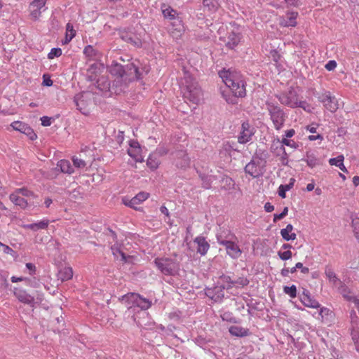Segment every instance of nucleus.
Masks as SVG:
<instances>
[{"mask_svg": "<svg viewBox=\"0 0 359 359\" xmlns=\"http://www.w3.org/2000/svg\"><path fill=\"white\" fill-rule=\"evenodd\" d=\"M219 77L225 85L232 91L236 97H244L246 94L243 76L236 70H222L219 73Z\"/></svg>", "mask_w": 359, "mask_h": 359, "instance_id": "obj_1", "label": "nucleus"}, {"mask_svg": "<svg viewBox=\"0 0 359 359\" xmlns=\"http://www.w3.org/2000/svg\"><path fill=\"white\" fill-rule=\"evenodd\" d=\"M182 89L185 99L193 103H198L202 96L201 89L195 79L187 72L182 80Z\"/></svg>", "mask_w": 359, "mask_h": 359, "instance_id": "obj_2", "label": "nucleus"}, {"mask_svg": "<svg viewBox=\"0 0 359 359\" xmlns=\"http://www.w3.org/2000/svg\"><path fill=\"white\" fill-rule=\"evenodd\" d=\"M236 239V237L231 233L230 231H228L226 234L225 232H223L217 235V243L225 247L226 254L233 259H238L243 252L238 243L235 241Z\"/></svg>", "mask_w": 359, "mask_h": 359, "instance_id": "obj_3", "label": "nucleus"}, {"mask_svg": "<svg viewBox=\"0 0 359 359\" xmlns=\"http://www.w3.org/2000/svg\"><path fill=\"white\" fill-rule=\"evenodd\" d=\"M277 97L282 104L290 108H302L306 111H311L310 105L306 101L299 100L298 93L293 88L277 95Z\"/></svg>", "mask_w": 359, "mask_h": 359, "instance_id": "obj_4", "label": "nucleus"}, {"mask_svg": "<svg viewBox=\"0 0 359 359\" xmlns=\"http://www.w3.org/2000/svg\"><path fill=\"white\" fill-rule=\"evenodd\" d=\"M266 105L274 128L277 130H280L286 119L285 112L277 103L271 100H267Z\"/></svg>", "mask_w": 359, "mask_h": 359, "instance_id": "obj_5", "label": "nucleus"}, {"mask_svg": "<svg viewBox=\"0 0 359 359\" xmlns=\"http://www.w3.org/2000/svg\"><path fill=\"white\" fill-rule=\"evenodd\" d=\"M116 69L121 77H123L126 73L130 76V80L140 79L144 75L149 73L150 69L148 66H144L140 69L135 64L130 63L126 65L125 69L121 65H116Z\"/></svg>", "mask_w": 359, "mask_h": 359, "instance_id": "obj_6", "label": "nucleus"}, {"mask_svg": "<svg viewBox=\"0 0 359 359\" xmlns=\"http://www.w3.org/2000/svg\"><path fill=\"white\" fill-rule=\"evenodd\" d=\"M154 262L157 269L165 276H174L179 270L178 264L170 258L158 257Z\"/></svg>", "mask_w": 359, "mask_h": 359, "instance_id": "obj_7", "label": "nucleus"}, {"mask_svg": "<svg viewBox=\"0 0 359 359\" xmlns=\"http://www.w3.org/2000/svg\"><path fill=\"white\" fill-rule=\"evenodd\" d=\"M262 163V160L260 158L254 156L245 165V172L254 178L259 177L262 176L264 172V166Z\"/></svg>", "mask_w": 359, "mask_h": 359, "instance_id": "obj_8", "label": "nucleus"}, {"mask_svg": "<svg viewBox=\"0 0 359 359\" xmlns=\"http://www.w3.org/2000/svg\"><path fill=\"white\" fill-rule=\"evenodd\" d=\"M47 0H33L29 6V15L32 20H38L41 13L48 10L46 6Z\"/></svg>", "mask_w": 359, "mask_h": 359, "instance_id": "obj_9", "label": "nucleus"}, {"mask_svg": "<svg viewBox=\"0 0 359 359\" xmlns=\"http://www.w3.org/2000/svg\"><path fill=\"white\" fill-rule=\"evenodd\" d=\"M255 133V128L248 122H243L241 125V131L238 136V142L240 144H246L252 141Z\"/></svg>", "mask_w": 359, "mask_h": 359, "instance_id": "obj_10", "label": "nucleus"}, {"mask_svg": "<svg viewBox=\"0 0 359 359\" xmlns=\"http://www.w3.org/2000/svg\"><path fill=\"white\" fill-rule=\"evenodd\" d=\"M318 100L323 103L324 107L331 112L336 111L339 107L337 98L332 96L329 91L323 92L318 97Z\"/></svg>", "mask_w": 359, "mask_h": 359, "instance_id": "obj_11", "label": "nucleus"}, {"mask_svg": "<svg viewBox=\"0 0 359 359\" xmlns=\"http://www.w3.org/2000/svg\"><path fill=\"white\" fill-rule=\"evenodd\" d=\"M126 297L132 303L133 306L140 307L142 310H147L151 306V302L149 299L144 298L138 294L130 293Z\"/></svg>", "mask_w": 359, "mask_h": 359, "instance_id": "obj_12", "label": "nucleus"}, {"mask_svg": "<svg viewBox=\"0 0 359 359\" xmlns=\"http://www.w3.org/2000/svg\"><path fill=\"white\" fill-rule=\"evenodd\" d=\"M224 287L217 283L213 287L205 289V294L215 302H220L224 297Z\"/></svg>", "mask_w": 359, "mask_h": 359, "instance_id": "obj_13", "label": "nucleus"}, {"mask_svg": "<svg viewBox=\"0 0 359 359\" xmlns=\"http://www.w3.org/2000/svg\"><path fill=\"white\" fill-rule=\"evenodd\" d=\"M11 126L13 128V130L26 135L32 140H34L36 138V135L34 132L33 129L25 123L21 121H14L11 124Z\"/></svg>", "mask_w": 359, "mask_h": 359, "instance_id": "obj_14", "label": "nucleus"}, {"mask_svg": "<svg viewBox=\"0 0 359 359\" xmlns=\"http://www.w3.org/2000/svg\"><path fill=\"white\" fill-rule=\"evenodd\" d=\"M241 37L238 30H232L227 33L226 37H224V42L228 48L233 49L240 43Z\"/></svg>", "mask_w": 359, "mask_h": 359, "instance_id": "obj_15", "label": "nucleus"}, {"mask_svg": "<svg viewBox=\"0 0 359 359\" xmlns=\"http://www.w3.org/2000/svg\"><path fill=\"white\" fill-rule=\"evenodd\" d=\"M129 146L130 147L128 149V155L136 162H142L144 158L142 155V148L139 142L135 140H130Z\"/></svg>", "mask_w": 359, "mask_h": 359, "instance_id": "obj_16", "label": "nucleus"}, {"mask_svg": "<svg viewBox=\"0 0 359 359\" xmlns=\"http://www.w3.org/2000/svg\"><path fill=\"white\" fill-rule=\"evenodd\" d=\"M14 295L20 302L29 305L32 307L34 306L35 300L34 297L27 293L26 290L22 289L15 290Z\"/></svg>", "mask_w": 359, "mask_h": 359, "instance_id": "obj_17", "label": "nucleus"}, {"mask_svg": "<svg viewBox=\"0 0 359 359\" xmlns=\"http://www.w3.org/2000/svg\"><path fill=\"white\" fill-rule=\"evenodd\" d=\"M149 194L144 191L138 193L135 196L129 201L123 200V203L126 205L137 209L136 205L142 203L149 198Z\"/></svg>", "mask_w": 359, "mask_h": 359, "instance_id": "obj_18", "label": "nucleus"}, {"mask_svg": "<svg viewBox=\"0 0 359 359\" xmlns=\"http://www.w3.org/2000/svg\"><path fill=\"white\" fill-rule=\"evenodd\" d=\"M298 13L297 12L287 13L286 16L279 18V24L282 27H294L297 25V18Z\"/></svg>", "mask_w": 359, "mask_h": 359, "instance_id": "obj_19", "label": "nucleus"}, {"mask_svg": "<svg viewBox=\"0 0 359 359\" xmlns=\"http://www.w3.org/2000/svg\"><path fill=\"white\" fill-rule=\"evenodd\" d=\"M302 303L307 307L318 309L320 308V304L319 302L313 299L309 293V292H304L302 296L300 297Z\"/></svg>", "mask_w": 359, "mask_h": 359, "instance_id": "obj_20", "label": "nucleus"}, {"mask_svg": "<svg viewBox=\"0 0 359 359\" xmlns=\"http://www.w3.org/2000/svg\"><path fill=\"white\" fill-rule=\"evenodd\" d=\"M194 243L197 244V252L204 256L208 252L210 245L205 238L202 236H198L194 239Z\"/></svg>", "mask_w": 359, "mask_h": 359, "instance_id": "obj_21", "label": "nucleus"}, {"mask_svg": "<svg viewBox=\"0 0 359 359\" xmlns=\"http://www.w3.org/2000/svg\"><path fill=\"white\" fill-rule=\"evenodd\" d=\"M177 162L176 165L181 168H186L190 165V158L187 156V154L184 151H180L177 154Z\"/></svg>", "mask_w": 359, "mask_h": 359, "instance_id": "obj_22", "label": "nucleus"}, {"mask_svg": "<svg viewBox=\"0 0 359 359\" xmlns=\"http://www.w3.org/2000/svg\"><path fill=\"white\" fill-rule=\"evenodd\" d=\"M292 230L293 226L291 224H288L285 228L280 230L282 238L286 241L295 240L297 235L292 232Z\"/></svg>", "mask_w": 359, "mask_h": 359, "instance_id": "obj_23", "label": "nucleus"}, {"mask_svg": "<svg viewBox=\"0 0 359 359\" xmlns=\"http://www.w3.org/2000/svg\"><path fill=\"white\" fill-rule=\"evenodd\" d=\"M49 224L48 219H43L36 223L23 224L22 227L27 229L37 231L39 229H46Z\"/></svg>", "mask_w": 359, "mask_h": 359, "instance_id": "obj_24", "label": "nucleus"}, {"mask_svg": "<svg viewBox=\"0 0 359 359\" xmlns=\"http://www.w3.org/2000/svg\"><path fill=\"white\" fill-rule=\"evenodd\" d=\"M10 200L16 205L22 208H25L28 205V202L22 198L16 191L9 196Z\"/></svg>", "mask_w": 359, "mask_h": 359, "instance_id": "obj_25", "label": "nucleus"}, {"mask_svg": "<svg viewBox=\"0 0 359 359\" xmlns=\"http://www.w3.org/2000/svg\"><path fill=\"white\" fill-rule=\"evenodd\" d=\"M230 334L235 337H243L249 334L248 329L238 325H233L229 330Z\"/></svg>", "mask_w": 359, "mask_h": 359, "instance_id": "obj_26", "label": "nucleus"}, {"mask_svg": "<svg viewBox=\"0 0 359 359\" xmlns=\"http://www.w3.org/2000/svg\"><path fill=\"white\" fill-rule=\"evenodd\" d=\"M310 168H314L319 164V160L312 151H307L304 158H303Z\"/></svg>", "mask_w": 359, "mask_h": 359, "instance_id": "obj_27", "label": "nucleus"}, {"mask_svg": "<svg viewBox=\"0 0 359 359\" xmlns=\"http://www.w3.org/2000/svg\"><path fill=\"white\" fill-rule=\"evenodd\" d=\"M73 276V270L72 267L66 266L61 269L58 272V278L62 281L70 280Z\"/></svg>", "mask_w": 359, "mask_h": 359, "instance_id": "obj_28", "label": "nucleus"}, {"mask_svg": "<svg viewBox=\"0 0 359 359\" xmlns=\"http://www.w3.org/2000/svg\"><path fill=\"white\" fill-rule=\"evenodd\" d=\"M57 165L60 168L61 171L64 173L72 174L74 172V168L72 166L70 162L67 160H60L57 163Z\"/></svg>", "mask_w": 359, "mask_h": 359, "instance_id": "obj_29", "label": "nucleus"}, {"mask_svg": "<svg viewBox=\"0 0 359 359\" xmlns=\"http://www.w3.org/2000/svg\"><path fill=\"white\" fill-rule=\"evenodd\" d=\"M217 283L224 286L225 290H229L233 287V280H231L230 276L226 275L221 276Z\"/></svg>", "mask_w": 359, "mask_h": 359, "instance_id": "obj_30", "label": "nucleus"}, {"mask_svg": "<svg viewBox=\"0 0 359 359\" xmlns=\"http://www.w3.org/2000/svg\"><path fill=\"white\" fill-rule=\"evenodd\" d=\"M111 250L112 252V254L114 256L118 259L119 257H121V259L125 262L128 261V257L126 256V255L123 253V252L121 250L120 246L118 244H114L111 246Z\"/></svg>", "mask_w": 359, "mask_h": 359, "instance_id": "obj_31", "label": "nucleus"}, {"mask_svg": "<svg viewBox=\"0 0 359 359\" xmlns=\"http://www.w3.org/2000/svg\"><path fill=\"white\" fill-rule=\"evenodd\" d=\"M121 39L128 43L133 44L135 46L139 47L141 46L142 42L140 39L134 38L131 34L127 32H123L121 35Z\"/></svg>", "mask_w": 359, "mask_h": 359, "instance_id": "obj_32", "label": "nucleus"}, {"mask_svg": "<svg viewBox=\"0 0 359 359\" xmlns=\"http://www.w3.org/2000/svg\"><path fill=\"white\" fill-rule=\"evenodd\" d=\"M325 275L328 278L329 281L332 283L334 285H337L338 283H341L340 280L337 278L334 271L330 267L327 266V268H326Z\"/></svg>", "mask_w": 359, "mask_h": 359, "instance_id": "obj_33", "label": "nucleus"}, {"mask_svg": "<svg viewBox=\"0 0 359 359\" xmlns=\"http://www.w3.org/2000/svg\"><path fill=\"white\" fill-rule=\"evenodd\" d=\"M294 180L293 178L290 179V182L287 184H281L278 188V195L282 198H285L286 197V191H289L294 185Z\"/></svg>", "mask_w": 359, "mask_h": 359, "instance_id": "obj_34", "label": "nucleus"}, {"mask_svg": "<svg viewBox=\"0 0 359 359\" xmlns=\"http://www.w3.org/2000/svg\"><path fill=\"white\" fill-rule=\"evenodd\" d=\"M219 0H203V6L211 12L216 11L219 6Z\"/></svg>", "mask_w": 359, "mask_h": 359, "instance_id": "obj_35", "label": "nucleus"}, {"mask_svg": "<svg viewBox=\"0 0 359 359\" xmlns=\"http://www.w3.org/2000/svg\"><path fill=\"white\" fill-rule=\"evenodd\" d=\"M160 161L155 154H151L147 158V165L151 170H156L159 165Z\"/></svg>", "mask_w": 359, "mask_h": 359, "instance_id": "obj_36", "label": "nucleus"}, {"mask_svg": "<svg viewBox=\"0 0 359 359\" xmlns=\"http://www.w3.org/2000/svg\"><path fill=\"white\" fill-rule=\"evenodd\" d=\"M281 146H280V150L283 151V153H285V149L284 146L290 147L292 149H297L299 145L297 142H295L294 140H288L287 138H282L281 141L280 142Z\"/></svg>", "mask_w": 359, "mask_h": 359, "instance_id": "obj_37", "label": "nucleus"}, {"mask_svg": "<svg viewBox=\"0 0 359 359\" xmlns=\"http://www.w3.org/2000/svg\"><path fill=\"white\" fill-rule=\"evenodd\" d=\"M162 13L165 18H168L170 20L175 19V17L177 15V11L170 6H165V8L162 7Z\"/></svg>", "mask_w": 359, "mask_h": 359, "instance_id": "obj_38", "label": "nucleus"}, {"mask_svg": "<svg viewBox=\"0 0 359 359\" xmlns=\"http://www.w3.org/2000/svg\"><path fill=\"white\" fill-rule=\"evenodd\" d=\"M75 36V31L72 24L67 23L66 25L65 43H69Z\"/></svg>", "mask_w": 359, "mask_h": 359, "instance_id": "obj_39", "label": "nucleus"}, {"mask_svg": "<svg viewBox=\"0 0 359 359\" xmlns=\"http://www.w3.org/2000/svg\"><path fill=\"white\" fill-rule=\"evenodd\" d=\"M97 88L101 90H109L110 88V83L107 81V79H105L104 78H102L100 79H98L97 81Z\"/></svg>", "mask_w": 359, "mask_h": 359, "instance_id": "obj_40", "label": "nucleus"}, {"mask_svg": "<svg viewBox=\"0 0 359 359\" xmlns=\"http://www.w3.org/2000/svg\"><path fill=\"white\" fill-rule=\"evenodd\" d=\"M284 292L289 295L291 298H294L297 296V287L294 285L291 286H285L283 287Z\"/></svg>", "mask_w": 359, "mask_h": 359, "instance_id": "obj_41", "label": "nucleus"}, {"mask_svg": "<svg viewBox=\"0 0 359 359\" xmlns=\"http://www.w3.org/2000/svg\"><path fill=\"white\" fill-rule=\"evenodd\" d=\"M344 157L343 155H339L335 158H332L329 160V163L331 165H335L338 167L339 165H342V162H344Z\"/></svg>", "mask_w": 359, "mask_h": 359, "instance_id": "obj_42", "label": "nucleus"}, {"mask_svg": "<svg viewBox=\"0 0 359 359\" xmlns=\"http://www.w3.org/2000/svg\"><path fill=\"white\" fill-rule=\"evenodd\" d=\"M249 280L245 277H239L236 280H233V287H242L248 285Z\"/></svg>", "mask_w": 359, "mask_h": 359, "instance_id": "obj_43", "label": "nucleus"}, {"mask_svg": "<svg viewBox=\"0 0 359 359\" xmlns=\"http://www.w3.org/2000/svg\"><path fill=\"white\" fill-rule=\"evenodd\" d=\"M352 226L355 236L359 242V217L353 218Z\"/></svg>", "mask_w": 359, "mask_h": 359, "instance_id": "obj_44", "label": "nucleus"}, {"mask_svg": "<svg viewBox=\"0 0 359 359\" xmlns=\"http://www.w3.org/2000/svg\"><path fill=\"white\" fill-rule=\"evenodd\" d=\"M16 191L21 196H25L27 198H34L35 197L34 194L32 191H29L26 188L18 189L16 190Z\"/></svg>", "mask_w": 359, "mask_h": 359, "instance_id": "obj_45", "label": "nucleus"}, {"mask_svg": "<svg viewBox=\"0 0 359 359\" xmlns=\"http://www.w3.org/2000/svg\"><path fill=\"white\" fill-rule=\"evenodd\" d=\"M72 162L74 165L78 168H83L86 165L85 161L75 156L72 157Z\"/></svg>", "mask_w": 359, "mask_h": 359, "instance_id": "obj_46", "label": "nucleus"}, {"mask_svg": "<svg viewBox=\"0 0 359 359\" xmlns=\"http://www.w3.org/2000/svg\"><path fill=\"white\" fill-rule=\"evenodd\" d=\"M278 255L280 257V259L283 261L288 260L292 258V254L290 250H285L284 252L278 251Z\"/></svg>", "mask_w": 359, "mask_h": 359, "instance_id": "obj_47", "label": "nucleus"}, {"mask_svg": "<svg viewBox=\"0 0 359 359\" xmlns=\"http://www.w3.org/2000/svg\"><path fill=\"white\" fill-rule=\"evenodd\" d=\"M62 55V49L60 48H53L48 54V59H53L55 57H59Z\"/></svg>", "mask_w": 359, "mask_h": 359, "instance_id": "obj_48", "label": "nucleus"}, {"mask_svg": "<svg viewBox=\"0 0 359 359\" xmlns=\"http://www.w3.org/2000/svg\"><path fill=\"white\" fill-rule=\"evenodd\" d=\"M352 339L355 343L356 350L359 352V334L358 331L353 328L351 331Z\"/></svg>", "mask_w": 359, "mask_h": 359, "instance_id": "obj_49", "label": "nucleus"}, {"mask_svg": "<svg viewBox=\"0 0 359 359\" xmlns=\"http://www.w3.org/2000/svg\"><path fill=\"white\" fill-rule=\"evenodd\" d=\"M337 67V62L334 60H330L325 65V69L328 71L334 70Z\"/></svg>", "mask_w": 359, "mask_h": 359, "instance_id": "obj_50", "label": "nucleus"}, {"mask_svg": "<svg viewBox=\"0 0 359 359\" xmlns=\"http://www.w3.org/2000/svg\"><path fill=\"white\" fill-rule=\"evenodd\" d=\"M296 268H297V269H300L301 272L304 274H307L309 272V269L308 267L304 266L303 264L301 262L296 264Z\"/></svg>", "mask_w": 359, "mask_h": 359, "instance_id": "obj_51", "label": "nucleus"}, {"mask_svg": "<svg viewBox=\"0 0 359 359\" xmlns=\"http://www.w3.org/2000/svg\"><path fill=\"white\" fill-rule=\"evenodd\" d=\"M41 125L43 126H49L51 125V118L48 116H43L41 118Z\"/></svg>", "mask_w": 359, "mask_h": 359, "instance_id": "obj_52", "label": "nucleus"}, {"mask_svg": "<svg viewBox=\"0 0 359 359\" xmlns=\"http://www.w3.org/2000/svg\"><path fill=\"white\" fill-rule=\"evenodd\" d=\"M330 313V310L325 307L320 308L319 311V316H320L322 318L324 317V316H328Z\"/></svg>", "mask_w": 359, "mask_h": 359, "instance_id": "obj_53", "label": "nucleus"}, {"mask_svg": "<svg viewBox=\"0 0 359 359\" xmlns=\"http://www.w3.org/2000/svg\"><path fill=\"white\" fill-rule=\"evenodd\" d=\"M26 268L29 270V273L30 275L34 274V273L36 271V266L34 264H33L32 263H27Z\"/></svg>", "mask_w": 359, "mask_h": 359, "instance_id": "obj_54", "label": "nucleus"}, {"mask_svg": "<svg viewBox=\"0 0 359 359\" xmlns=\"http://www.w3.org/2000/svg\"><path fill=\"white\" fill-rule=\"evenodd\" d=\"M295 134V130L294 129H290V130H287L285 132V134L283 136V138H290V137H292Z\"/></svg>", "mask_w": 359, "mask_h": 359, "instance_id": "obj_55", "label": "nucleus"}, {"mask_svg": "<svg viewBox=\"0 0 359 359\" xmlns=\"http://www.w3.org/2000/svg\"><path fill=\"white\" fill-rule=\"evenodd\" d=\"M11 281L13 283H17V282H20V281H22V280H26V281H28L29 282V285H30L29 282V279L28 278H23V277H16V276H12L11 278Z\"/></svg>", "mask_w": 359, "mask_h": 359, "instance_id": "obj_56", "label": "nucleus"}, {"mask_svg": "<svg viewBox=\"0 0 359 359\" xmlns=\"http://www.w3.org/2000/svg\"><path fill=\"white\" fill-rule=\"evenodd\" d=\"M264 210L267 212H271L274 210V206L271 203L267 202L264 205Z\"/></svg>", "mask_w": 359, "mask_h": 359, "instance_id": "obj_57", "label": "nucleus"}, {"mask_svg": "<svg viewBox=\"0 0 359 359\" xmlns=\"http://www.w3.org/2000/svg\"><path fill=\"white\" fill-rule=\"evenodd\" d=\"M1 248H2V250L6 254H11L13 252V250L8 245L3 244V245H1Z\"/></svg>", "mask_w": 359, "mask_h": 359, "instance_id": "obj_58", "label": "nucleus"}, {"mask_svg": "<svg viewBox=\"0 0 359 359\" xmlns=\"http://www.w3.org/2000/svg\"><path fill=\"white\" fill-rule=\"evenodd\" d=\"M231 313L225 312L222 315H221V317H222V320H224L231 321Z\"/></svg>", "mask_w": 359, "mask_h": 359, "instance_id": "obj_59", "label": "nucleus"}, {"mask_svg": "<svg viewBox=\"0 0 359 359\" xmlns=\"http://www.w3.org/2000/svg\"><path fill=\"white\" fill-rule=\"evenodd\" d=\"M308 139L310 141H314V140H323V137L321 135H309L308 137Z\"/></svg>", "mask_w": 359, "mask_h": 359, "instance_id": "obj_60", "label": "nucleus"}, {"mask_svg": "<svg viewBox=\"0 0 359 359\" xmlns=\"http://www.w3.org/2000/svg\"><path fill=\"white\" fill-rule=\"evenodd\" d=\"M160 211L162 214L165 215L166 217H169L170 215V212L168 210V208L164 206V205H162L161 208H160Z\"/></svg>", "mask_w": 359, "mask_h": 359, "instance_id": "obj_61", "label": "nucleus"}, {"mask_svg": "<svg viewBox=\"0 0 359 359\" xmlns=\"http://www.w3.org/2000/svg\"><path fill=\"white\" fill-rule=\"evenodd\" d=\"M350 317H351V323H356V321L358 320V317H357L356 313H355V312L354 311H351Z\"/></svg>", "mask_w": 359, "mask_h": 359, "instance_id": "obj_62", "label": "nucleus"}, {"mask_svg": "<svg viewBox=\"0 0 359 359\" xmlns=\"http://www.w3.org/2000/svg\"><path fill=\"white\" fill-rule=\"evenodd\" d=\"M283 218H284L283 214H281V213H280V214H274V215H273V222H276L278 220L282 219Z\"/></svg>", "mask_w": 359, "mask_h": 359, "instance_id": "obj_63", "label": "nucleus"}, {"mask_svg": "<svg viewBox=\"0 0 359 359\" xmlns=\"http://www.w3.org/2000/svg\"><path fill=\"white\" fill-rule=\"evenodd\" d=\"M43 83L46 86H51L53 85V81L50 79H44Z\"/></svg>", "mask_w": 359, "mask_h": 359, "instance_id": "obj_64", "label": "nucleus"}]
</instances>
